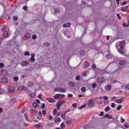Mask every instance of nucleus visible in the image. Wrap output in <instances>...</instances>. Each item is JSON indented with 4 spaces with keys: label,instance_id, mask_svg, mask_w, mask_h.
Listing matches in <instances>:
<instances>
[{
    "label": "nucleus",
    "instance_id": "obj_37",
    "mask_svg": "<svg viewBox=\"0 0 129 129\" xmlns=\"http://www.w3.org/2000/svg\"><path fill=\"white\" fill-rule=\"evenodd\" d=\"M58 102L60 103V104H61V105H62L65 102V101L64 100H62L61 101H58Z\"/></svg>",
    "mask_w": 129,
    "mask_h": 129
},
{
    "label": "nucleus",
    "instance_id": "obj_41",
    "mask_svg": "<svg viewBox=\"0 0 129 129\" xmlns=\"http://www.w3.org/2000/svg\"><path fill=\"white\" fill-rule=\"evenodd\" d=\"M45 104L42 103V105L41 106V107L42 109H43L45 108Z\"/></svg>",
    "mask_w": 129,
    "mask_h": 129
},
{
    "label": "nucleus",
    "instance_id": "obj_8",
    "mask_svg": "<svg viewBox=\"0 0 129 129\" xmlns=\"http://www.w3.org/2000/svg\"><path fill=\"white\" fill-rule=\"evenodd\" d=\"M67 120L66 121V123H67L68 125H69L70 124L71 122V118L67 116Z\"/></svg>",
    "mask_w": 129,
    "mask_h": 129
},
{
    "label": "nucleus",
    "instance_id": "obj_40",
    "mask_svg": "<svg viewBox=\"0 0 129 129\" xmlns=\"http://www.w3.org/2000/svg\"><path fill=\"white\" fill-rule=\"evenodd\" d=\"M33 106L34 107L36 108L37 107V105L36 103L34 102L33 103Z\"/></svg>",
    "mask_w": 129,
    "mask_h": 129
},
{
    "label": "nucleus",
    "instance_id": "obj_57",
    "mask_svg": "<svg viewBox=\"0 0 129 129\" xmlns=\"http://www.w3.org/2000/svg\"><path fill=\"white\" fill-rule=\"evenodd\" d=\"M4 66V65L3 63H0V67L3 68Z\"/></svg>",
    "mask_w": 129,
    "mask_h": 129
},
{
    "label": "nucleus",
    "instance_id": "obj_29",
    "mask_svg": "<svg viewBox=\"0 0 129 129\" xmlns=\"http://www.w3.org/2000/svg\"><path fill=\"white\" fill-rule=\"evenodd\" d=\"M106 89L107 90H110L111 89V86L110 85H108L106 87Z\"/></svg>",
    "mask_w": 129,
    "mask_h": 129
},
{
    "label": "nucleus",
    "instance_id": "obj_36",
    "mask_svg": "<svg viewBox=\"0 0 129 129\" xmlns=\"http://www.w3.org/2000/svg\"><path fill=\"white\" fill-rule=\"evenodd\" d=\"M57 111L56 109H55L53 111V114L54 115H55L57 113Z\"/></svg>",
    "mask_w": 129,
    "mask_h": 129
},
{
    "label": "nucleus",
    "instance_id": "obj_51",
    "mask_svg": "<svg viewBox=\"0 0 129 129\" xmlns=\"http://www.w3.org/2000/svg\"><path fill=\"white\" fill-rule=\"evenodd\" d=\"M37 38V36L36 35H33L32 36V38L33 39H36Z\"/></svg>",
    "mask_w": 129,
    "mask_h": 129
},
{
    "label": "nucleus",
    "instance_id": "obj_42",
    "mask_svg": "<svg viewBox=\"0 0 129 129\" xmlns=\"http://www.w3.org/2000/svg\"><path fill=\"white\" fill-rule=\"evenodd\" d=\"M122 107L121 105H120L118 106L117 107V110L118 111H119Z\"/></svg>",
    "mask_w": 129,
    "mask_h": 129
},
{
    "label": "nucleus",
    "instance_id": "obj_46",
    "mask_svg": "<svg viewBox=\"0 0 129 129\" xmlns=\"http://www.w3.org/2000/svg\"><path fill=\"white\" fill-rule=\"evenodd\" d=\"M18 17L17 16H14L13 17V19L14 20L16 21L18 19Z\"/></svg>",
    "mask_w": 129,
    "mask_h": 129
},
{
    "label": "nucleus",
    "instance_id": "obj_23",
    "mask_svg": "<svg viewBox=\"0 0 129 129\" xmlns=\"http://www.w3.org/2000/svg\"><path fill=\"white\" fill-rule=\"evenodd\" d=\"M47 99L49 100V101L50 103H53L54 102V99H51V98H47Z\"/></svg>",
    "mask_w": 129,
    "mask_h": 129
},
{
    "label": "nucleus",
    "instance_id": "obj_64",
    "mask_svg": "<svg viewBox=\"0 0 129 129\" xmlns=\"http://www.w3.org/2000/svg\"><path fill=\"white\" fill-rule=\"evenodd\" d=\"M85 77L86 76V73L85 72H84L82 74Z\"/></svg>",
    "mask_w": 129,
    "mask_h": 129
},
{
    "label": "nucleus",
    "instance_id": "obj_47",
    "mask_svg": "<svg viewBox=\"0 0 129 129\" xmlns=\"http://www.w3.org/2000/svg\"><path fill=\"white\" fill-rule=\"evenodd\" d=\"M117 16L119 20H120L121 19V17L120 16V15L119 14L117 13Z\"/></svg>",
    "mask_w": 129,
    "mask_h": 129
},
{
    "label": "nucleus",
    "instance_id": "obj_12",
    "mask_svg": "<svg viewBox=\"0 0 129 129\" xmlns=\"http://www.w3.org/2000/svg\"><path fill=\"white\" fill-rule=\"evenodd\" d=\"M9 35L8 32L7 31H5L3 34V36L4 37H7Z\"/></svg>",
    "mask_w": 129,
    "mask_h": 129
},
{
    "label": "nucleus",
    "instance_id": "obj_52",
    "mask_svg": "<svg viewBox=\"0 0 129 129\" xmlns=\"http://www.w3.org/2000/svg\"><path fill=\"white\" fill-rule=\"evenodd\" d=\"M116 104L114 103H112L111 104V107L113 108H114L115 107Z\"/></svg>",
    "mask_w": 129,
    "mask_h": 129
},
{
    "label": "nucleus",
    "instance_id": "obj_33",
    "mask_svg": "<svg viewBox=\"0 0 129 129\" xmlns=\"http://www.w3.org/2000/svg\"><path fill=\"white\" fill-rule=\"evenodd\" d=\"M81 91L83 92H85V91L86 90V89H85V87H82L81 89Z\"/></svg>",
    "mask_w": 129,
    "mask_h": 129
},
{
    "label": "nucleus",
    "instance_id": "obj_27",
    "mask_svg": "<svg viewBox=\"0 0 129 129\" xmlns=\"http://www.w3.org/2000/svg\"><path fill=\"white\" fill-rule=\"evenodd\" d=\"M110 110V108L109 106L106 107L105 108V110L106 112H108Z\"/></svg>",
    "mask_w": 129,
    "mask_h": 129
},
{
    "label": "nucleus",
    "instance_id": "obj_11",
    "mask_svg": "<svg viewBox=\"0 0 129 129\" xmlns=\"http://www.w3.org/2000/svg\"><path fill=\"white\" fill-rule=\"evenodd\" d=\"M2 81L3 83L5 84L7 82L8 79L7 78H2Z\"/></svg>",
    "mask_w": 129,
    "mask_h": 129
},
{
    "label": "nucleus",
    "instance_id": "obj_63",
    "mask_svg": "<svg viewBox=\"0 0 129 129\" xmlns=\"http://www.w3.org/2000/svg\"><path fill=\"white\" fill-rule=\"evenodd\" d=\"M92 68L93 69H95L96 68V66L95 64H93L92 66Z\"/></svg>",
    "mask_w": 129,
    "mask_h": 129
},
{
    "label": "nucleus",
    "instance_id": "obj_3",
    "mask_svg": "<svg viewBox=\"0 0 129 129\" xmlns=\"http://www.w3.org/2000/svg\"><path fill=\"white\" fill-rule=\"evenodd\" d=\"M104 78L102 77H101L98 78L97 79V82L101 84L102 83L103 81H104Z\"/></svg>",
    "mask_w": 129,
    "mask_h": 129
},
{
    "label": "nucleus",
    "instance_id": "obj_13",
    "mask_svg": "<svg viewBox=\"0 0 129 129\" xmlns=\"http://www.w3.org/2000/svg\"><path fill=\"white\" fill-rule=\"evenodd\" d=\"M54 122L56 123H57V121L58 122H59L61 121V119L60 118L58 117H55L54 119Z\"/></svg>",
    "mask_w": 129,
    "mask_h": 129
},
{
    "label": "nucleus",
    "instance_id": "obj_60",
    "mask_svg": "<svg viewBox=\"0 0 129 129\" xmlns=\"http://www.w3.org/2000/svg\"><path fill=\"white\" fill-rule=\"evenodd\" d=\"M56 105H57V106H59V107H60L61 106V104H60V103H59V102H58V103H57V104H56Z\"/></svg>",
    "mask_w": 129,
    "mask_h": 129
},
{
    "label": "nucleus",
    "instance_id": "obj_50",
    "mask_svg": "<svg viewBox=\"0 0 129 129\" xmlns=\"http://www.w3.org/2000/svg\"><path fill=\"white\" fill-rule=\"evenodd\" d=\"M77 104L76 103H75L73 104H72V106L74 108H75L77 107Z\"/></svg>",
    "mask_w": 129,
    "mask_h": 129
},
{
    "label": "nucleus",
    "instance_id": "obj_4",
    "mask_svg": "<svg viewBox=\"0 0 129 129\" xmlns=\"http://www.w3.org/2000/svg\"><path fill=\"white\" fill-rule=\"evenodd\" d=\"M127 62L125 60H123L120 61L119 62V64L120 66H123Z\"/></svg>",
    "mask_w": 129,
    "mask_h": 129
},
{
    "label": "nucleus",
    "instance_id": "obj_34",
    "mask_svg": "<svg viewBox=\"0 0 129 129\" xmlns=\"http://www.w3.org/2000/svg\"><path fill=\"white\" fill-rule=\"evenodd\" d=\"M65 124L63 122L60 125V127L62 129L63 127H65Z\"/></svg>",
    "mask_w": 129,
    "mask_h": 129
},
{
    "label": "nucleus",
    "instance_id": "obj_58",
    "mask_svg": "<svg viewBox=\"0 0 129 129\" xmlns=\"http://www.w3.org/2000/svg\"><path fill=\"white\" fill-rule=\"evenodd\" d=\"M35 126L36 127H37L38 128H39L40 127V125L39 124H38L35 125Z\"/></svg>",
    "mask_w": 129,
    "mask_h": 129
},
{
    "label": "nucleus",
    "instance_id": "obj_35",
    "mask_svg": "<svg viewBox=\"0 0 129 129\" xmlns=\"http://www.w3.org/2000/svg\"><path fill=\"white\" fill-rule=\"evenodd\" d=\"M54 12L55 14L58 13L59 12V10L58 9H55Z\"/></svg>",
    "mask_w": 129,
    "mask_h": 129
},
{
    "label": "nucleus",
    "instance_id": "obj_25",
    "mask_svg": "<svg viewBox=\"0 0 129 129\" xmlns=\"http://www.w3.org/2000/svg\"><path fill=\"white\" fill-rule=\"evenodd\" d=\"M86 105L87 104H85L81 106L79 108V109L80 110L82 109L83 108H85Z\"/></svg>",
    "mask_w": 129,
    "mask_h": 129
},
{
    "label": "nucleus",
    "instance_id": "obj_6",
    "mask_svg": "<svg viewBox=\"0 0 129 129\" xmlns=\"http://www.w3.org/2000/svg\"><path fill=\"white\" fill-rule=\"evenodd\" d=\"M123 98L122 97L120 99H117L115 101V102H117L118 103H121L124 100V99H123Z\"/></svg>",
    "mask_w": 129,
    "mask_h": 129
},
{
    "label": "nucleus",
    "instance_id": "obj_7",
    "mask_svg": "<svg viewBox=\"0 0 129 129\" xmlns=\"http://www.w3.org/2000/svg\"><path fill=\"white\" fill-rule=\"evenodd\" d=\"M125 43V42L124 41H123L120 42L119 43V47L121 48H124V46Z\"/></svg>",
    "mask_w": 129,
    "mask_h": 129
},
{
    "label": "nucleus",
    "instance_id": "obj_43",
    "mask_svg": "<svg viewBox=\"0 0 129 129\" xmlns=\"http://www.w3.org/2000/svg\"><path fill=\"white\" fill-rule=\"evenodd\" d=\"M47 116L49 117V118H47V119L50 120H52V116H51L50 115H48Z\"/></svg>",
    "mask_w": 129,
    "mask_h": 129
},
{
    "label": "nucleus",
    "instance_id": "obj_56",
    "mask_svg": "<svg viewBox=\"0 0 129 129\" xmlns=\"http://www.w3.org/2000/svg\"><path fill=\"white\" fill-rule=\"evenodd\" d=\"M63 25V27H69L71 25Z\"/></svg>",
    "mask_w": 129,
    "mask_h": 129
},
{
    "label": "nucleus",
    "instance_id": "obj_26",
    "mask_svg": "<svg viewBox=\"0 0 129 129\" xmlns=\"http://www.w3.org/2000/svg\"><path fill=\"white\" fill-rule=\"evenodd\" d=\"M60 95V94H56L54 96V98L55 99H58Z\"/></svg>",
    "mask_w": 129,
    "mask_h": 129
},
{
    "label": "nucleus",
    "instance_id": "obj_21",
    "mask_svg": "<svg viewBox=\"0 0 129 129\" xmlns=\"http://www.w3.org/2000/svg\"><path fill=\"white\" fill-rule=\"evenodd\" d=\"M30 112L32 114L35 115L36 114L37 112L36 110H34L33 109H31L30 110Z\"/></svg>",
    "mask_w": 129,
    "mask_h": 129
},
{
    "label": "nucleus",
    "instance_id": "obj_16",
    "mask_svg": "<svg viewBox=\"0 0 129 129\" xmlns=\"http://www.w3.org/2000/svg\"><path fill=\"white\" fill-rule=\"evenodd\" d=\"M50 45V44L49 43L45 42L43 44V45L45 47H48Z\"/></svg>",
    "mask_w": 129,
    "mask_h": 129
},
{
    "label": "nucleus",
    "instance_id": "obj_19",
    "mask_svg": "<svg viewBox=\"0 0 129 129\" xmlns=\"http://www.w3.org/2000/svg\"><path fill=\"white\" fill-rule=\"evenodd\" d=\"M69 85L70 86L72 87L74 86L75 85V84L74 83L70 82L69 83Z\"/></svg>",
    "mask_w": 129,
    "mask_h": 129
},
{
    "label": "nucleus",
    "instance_id": "obj_2",
    "mask_svg": "<svg viewBox=\"0 0 129 129\" xmlns=\"http://www.w3.org/2000/svg\"><path fill=\"white\" fill-rule=\"evenodd\" d=\"M30 37V34L28 33H26L24 36L23 37L24 40H27L29 39Z\"/></svg>",
    "mask_w": 129,
    "mask_h": 129
},
{
    "label": "nucleus",
    "instance_id": "obj_20",
    "mask_svg": "<svg viewBox=\"0 0 129 129\" xmlns=\"http://www.w3.org/2000/svg\"><path fill=\"white\" fill-rule=\"evenodd\" d=\"M35 54H31V57L30 58V60L34 61L35 60V59L34 58Z\"/></svg>",
    "mask_w": 129,
    "mask_h": 129
},
{
    "label": "nucleus",
    "instance_id": "obj_32",
    "mask_svg": "<svg viewBox=\"0 0 129 129\" xmlns=\"http://www.w3.org/2000/svg\"><path fill=\"white\" fill-rule=\"evenodd\" d=\"M65 112H62L61 115V117L63 119H64L65 118Z\"/></svg>",
    "mask_w": 129,
    "mask_h": 129
},
{
    "label": "nucleus",
    "instance_id": "obj_24",
    "mask_svg": "<svg viewBox=\"0 0 129 129\" xmlns=\"http://www.w3.org/2000/svg\"><path fill=\"white\" fill-rule=\"evenodd\" d=\"M59 90H60V91L63 92H65L66 91V89L64 88H60Z\"/></svg>",
    "mask_w": 129,
    "mask_h": 129
},
{
    "label": "nucleus",
    "instance_id": "obj_44",
    "mask_svg": "<svg viewBox=\"0 0 129 129\" xmlns=\"http://www.w3.org/2000/svg\"><path fill=\"white\" fill-rule=\"evenodd\" d=\"M80 79V77L79 76H77L76 77V79L77 81L79 80Z\"/></svg>",
    "mask_w": 129,
    "mask_h": 129
},
{
    "label": "nucleus",
    "instance_id": "obj_28",
    "mask_svg": "<svg viewBox=\"0 0 129 129\" xmlns=\"http://www.w3.org/2000/svg\"><path fill=\"white\" fill-rule=\"evenodd\" d=\"M16 100L15 98H13L11 101V102L13 104H15L16 101Z\"/></svg>",
    "mask_w": 129,
    "mask_h": 129
},
{
    "label": "nucleus",
    "instance_id": "obj_39",
    "mask_svg": "<svg viewBox=\"0 0 129 129\" xmlns=\"http://www.w3.org/2000/svg\"><path fill=\"white\" fill-rule=\"evenodd\" d=\"M49 126V127H51L53 126V125H54V123H49L48 124H47Z\"/></svg>",
    "mask_w": 129,
    "mask_h": 129
},
{
    "label": "nucleus",
    "instance_id": "obj_53",
    "mask_svg": "<svg viewBox=\"0 0 129 129\" xmlns=\"http://www.w3.org/2000/svg\"><path fill=\"white\" fill-rule=\"evenodd\" d=\"M125 89L126 90H129V85L125 87Z\"/></svg>",
    "mask_w": 129,
    "mask_h": 129
},
{
    "label": "nucleus",
    "instance_id": "obj_30",
    "mask_svg": "<svg viewBox=\"0 0 129 129\" xmlns=\"http://www.w3.org/2000/svg\"><path fill=\"white\" fill-rule=\"evenodd\" d=\"M30 55V53L28 52V51H25L24 54V55L25 56H26L27 55L29 56Z\"/></svg>",
    "mask_w": 129,
    "mask_h": 129
},
{
    "label": "nucleus",
    "instance_id": "obj_14",
    "mask_svg": "<svg viewBox=\"0 0 129 129\" xmlns=\"http://www.w3.org/2000/svg\"><path fill=\"white\" fill-rule=\"evenodd\" d=\"M89 65V64L87 61H86L84 63V68H88Z\"/></svg>",
    "mask_w": 129,
    "mask_h": 129
},
{
    "label": "nucleus",
    "instance_id": "obj_15",
    "mask_svg": "<svg viewBox=\"0 0 129 129\" xmlns=\"http://www.w3.org/2000/svg\"><path fill=\"white\" fill-rule=\"evenodd\" d=\"M108 117L109 119H114V118H113L112 116L111 115H109V114H105L104 116V118Z\"/></svg>",
    "mask_w": 129,
    "mask_h": 129
},
{
    "label": "nucleus",
    "instance_id": "obj_59",
    "mask_svg": "<svg viewBox=\"0 0 129 129\" xmlns=\"http://www.w3.org/2000/svg\"><path fill=\"white\" fill-rule=\"evenodd\" d=\"M6 27L5 26H4L2 28V30L3 31H4L6 30Z\"/></svg>",
    "mask_w": 129,
    "mask_h": 129
},
{
    "label": "nucleus",
    "instance_id": "obj_38",
    "mask_svg": "<svg viewBox=\"0 0 129 129\" xmlns=\"http://www.w3.org/2000/svg\"><path fill=\"white\" fill-rule=\"evenodd\" d=\"M96 86V84L95 83H93L92 85V87L93 88H95Z\"/></svg>",
    "mask_w": 129,
    "mask_h": 129
},
{
    "label": "nucleus",
    "instance_id": "obj_1",
    "mask_svg": "<svg viewBox=\"0 0 129 129\" xmlns=\"http://www.w3.org/2000/svg\"><path fill=\"white\" fill-rule=\"evenodd\" d=\"M87 104L89 107L92 108L95 105V103L93 99L89 100L87 102Z\"/></svg>",
    "mask_w": 129,
    "mask_h": 129
},
{
    "label": "nucleus",
    "instance_id": "obj_9",
    "mask_svg": "<svg viewBox=\"0 0 129 129\" xmlns=\"http://www.w3.org/2000/svg\"><path fill=\"white\" fill-rule=\"evenodd\" d=\"M9 91H10L11 92H13L15 90V88L14 87H12V85H10L9 86Z\"/></svg>",
    "mask_w": 129,
    "mask_h": 129
},
{
    "label": "nucleus",
    "instance_id": "obj_54",
    "mask_svg": "<svg viewBox=\"0 0 129 129\" xmlns=\"http://www.w3.org/2000/svg\"><path fill=\"white\" fill-rule=\"evenodd\" d=\"M42 113L43 115H45L46 114L45 110H43L42 111Z\"/></svg>",
    "mask_w": 129,
    "mask_h": 129
},
{
    "label": "nucleus",
    "instance_id": "obj_61",
    "mask_svg": "<svg viewBox=\"0 0 129 129\" xmlns=\"http://www.w3.org/2000/svg\"><path fill=\"white\" fill-rule=\"evenodd\" d=\"M104 112H101L100 113L99 115V116H103L104 115Z\"/></svg>",
    "mask_w": 129,
    "mask_h": 129
},
{
    "label": "nucleus",
    "instance_id": "obj_31",
    "mask_svg": "<svg viewBox=\"0 0 129 129\" xmlns=\"http://www.w3.org/2000/svg\"><path fill=\"white\" fill-rule=\"evenodd\" d=\"M13 79L14 81H16L18 80V77L17 76H15L13 78Z\"/></svg>",
    "mask_w": 129,
    "mask_h": 129
},
{
    "label": "nucleus",
    "instance_id": "obj_22",
    "mask_svg": "<svg viewBox=\"0 0 129 129\" xmlns=\"http://www.w3.org/2000/svg\"><path fill=\"white\" fill-rule=\"evenodd\" d=\"M28 64V62L27 61H24L22 63V66H26Z\"/></svg>",
    "mask_w": 129,
    "mask_h": 129
},
{
    "label": "nucleus",
    "instance_id": "obj_18",
    "mask_svg": "<svg viewBox=\"0 0 129 129\" xmlns=\"http://www.w3.org/2000/svg\"><path fill=\"white\" fill-rule=\"evenodd\" d=\"M128 7L127 6H125V7H122L121 8V10L122 11H126L128 8Z\"/></svg>",
    "mask_w": 129,
    "mask_h": 129
},
{
    "label": "nucleus",
    "instance_id": "obj_55",
    "mask_svg": "<svg viewBox=\"0 0 129 129\" xmlns=\"http://www.w3.org/2000/svg\"><path fill=\"white\" fill-rule=\"evenodd\" d=\"M116 98V97L115 96H113L112 97L111 99V101H113Z\"/></svg>",
    "mask_w": 129,
    "mask_h": 129
},
{
    "label": "nucleus",
    "instance_id": "obj_17",
    "mask_svg": "<svg viewBox=\"0 0 129 129\" xmlns=\"http://www.w3.org/2000/svg\"><path fill=\"white\" fill-rule=\"evenodd\" d=\"M18 89L19 90H21L23 89H26V88L24 86H22L19 87L18 88Z\"/></svg>",
    "mask_w": 129,
    "mask_h": 129
},
{
    "label": "nucleus",
    "instance_id": "obj_62",
    "mask_svg": "<svg viewBox=\"0 0 129 129\" xmlns=\"http://www.w3.org/2000/svg\"><path fill=\"white\" fill-rule=\"evenodd\" d=\"M129 25H122V27H128Z\"/></svg>",
    "mask_w": 129,
    "mask_h": 129
},
{
    "label": "nucleus",
    "instance_id": "obj_49",
    "mask_svg": "<svg viewBox=\"0 0 129 129\" xmlns=\"http://www.w3.org/2000/svg\"><path fill=\"white\" fill-rule=\"evenodd\" d=\"M104 99L105 100H107V101L108 102H109V100H108V97L106 96H104L103 97Z\"/></svg>",
    "mask_w": 129,
    "mask_h": 129
},
{
    "label": "nucleus",
    "instance_id": "obj_45",
    "mask_svg": "<svg viewBox=\"0 0 129 129\" xmlns=\"http://www.w3.org/2000/svg\"><path fill=\"white\" fill-rule=\"evenodd\" d=\"M23 9L25 11L27 10V6H24L23 7Z\"/></svg>",
    "mask_w": 129,
    "mask_h": 129
},
{
    "label": "nucleus",
    "instance_id": "obj_10",
    "mask_svg": "<svg viewBox=\"0 0 129 129\" xmlns=\"http://www.w3.org/2000/svg\"><path fill=\"white\" fill-rule=\"evenodd\" d=\"M34 85L33 82L29 81L27 82V86L29 87H33Z\"/></svg>",
    "mask_w": 129,
    "mask_h": 129
},
{
    "label": "nucleus",
    "instance_id": "obj_48",
    "mask_svg": "<svg viewBox=\"0 0 129 129\" xmlns=\"http://www.w3.org/2000/svg\"><path fill=\"white\" fill-rule=\"evenodd\" d=\"M127 3V1H124L123 2H122L121 4V6L123 5H125Z\"/></svg>",
    "mask_w": 129,
    "mask_h": 129
},
{
    "label": "nucleus",
    "instance_id": "obj_5",
    "mask_svg": "<svg viewBox=\"0 0 129 129\" xmlns=\"http://www.w3.org/2000/svg\"><path fill=\"white\" fill-rule=\"evenodd\" d=\"M118 52L122 54H123L125 53L124 48H119Z\"/></svg>",
    "mask_w": 129,
    "mask_h": 129
}]
</instances>
